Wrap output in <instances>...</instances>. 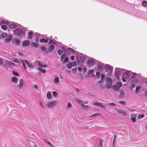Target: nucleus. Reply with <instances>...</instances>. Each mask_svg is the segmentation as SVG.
Returning <instances> with one entry per match:
<instances>
[{
  "label": "nucleus",
  "instance_id": "28",
  "mask_svg": "<svg viewBox=\"0 0 147 147\" xmlns=\"http://www.w3.org/2000/svg\"><path fill=\"white\" fill-rule=\"evenodd\" d=\"M106 83H111H111H112V82L111 80V78L108 77H106Z\"/></svg>",
  "mask_w": 147,
  "mask_h": 147
},
{
  "label": "nucleus",
  "instance_id": "31",
  "mask_svg": "<svg viewBox=\"0 0 147 147\" xmlns=\"http://www.w3.org/2000/svg\"><path fill=\"white\" fill-rule=\"evenodd\" d=\"M118 112L121 114V115L123 116H126V114L122 110H120L118 111Z\"/></svg>",
  "mask_w": 147,
  "mask_h": 147
},
{
  "label": "nucleus",
  "instance_id": "5",
  "mask_svg": "<svg viewBox=\"0 0 147 147\" xmlns=\"http://www.w3.org/2000/svg\"><path fill=\"white\" fill-rule=\"evenodd\" d=\"M113 67L108 64H106L105 66V68L106 71L109 74H111L113 71Z\"/></svg>",
  "mask_w": 147,
  "mask_h": 147
},
{
  "label": "nucleus",
  "instance_id": "2",
  "mask_svg": "<svg viewBox=\"0 0 147 147\" xmlns=\"http://www.w3.org/2000/svg\"><path fill=\"white\" fill-rule=\"evenodd\" d=\"M137 74L136 73L133 74L131 77L129 79V83H135V84H137L138 82V80L137 79Z\"/></svg>",
  "mask_w": 147,
  "mask_h": 147
},
{
  "label": "nucleus",
  "instance_id": "15",
  "mask_svg": "<svg viewBox=\"0 0 147 147\" xmlns=\"http://www.w3.org/2000/svg\"><path fill=\"white\" fill-rule=\"evenodd\" d=\"M12 37L11 36L9 35L6 38L5 40V42H9L12 40Z\"/></svg>",
  "mask_w": 147,
  "mask_h": 147
},
{
  "label": "nucleus",
  "instance_id": "49",
  "mask_svg": "<svg viewBox=\"0 0 147 147\" xmlns=\"http://www.w3.org/2000/svg\"><path fill=\"white\" fill-rule=\"evenodd\" d=\"M144 114L139 115L138 116V118L139 119H141L144 117Z\"/></svg>",
  "mask_w": 147,
  "mask_h": 147
},
{
  "label": "nucleus",
  "instance_id": "43",
  "mask_svg": "<svg viewBox=\"0 0 147 147\" xmlns=\"http://www.w3.org/2000/svg\"><path fill=\"white\" fill-rule=\"evenodd\" d=\"M142 3L143 6L146 7L147 6V2L146 1H144L142 2Z\"/></svg>",
  "mask_w": 147,
  "mask_h": 147
},
{
  "label": "nucleus",
  "instance_id": "14",
  "mask_svg": "<svg viewBox=\"0 0 147 147\" xmlns=\"http://www.w3.org/2000/svg\"><path fill=\"white\" fill-rule=\"evenodd\" d=\"M55 48V47L53 45L51 44V45H49L48 48L49 52H51Z\"/></svg>",
  "mask_w": 147,
  "mask_h": 147
},
{
  "label": "nucleus",
  "instance_id": "20",
  "mask_svg": "<svg viewBox=\"0 0 147 147\" xmlns=\"http://www.w3.org/2000/svg\"><path fill=\"white\" fill-rule=\"evenodd\" d=\"M49 40V39H45L44 38H41L40 40L39 41L40 42L43 43H47Z\"/></svg>",
  "mask_w": 147,
  "mask_h": 147
},
{
  "label": "nucleus",
  "instance_id": "24",
  "mask_svg": "<svg viewBox=\"0 0 147 147\" xmlns=\"http://www.w3.org/2000/svg\"><path fill=\"white\" fill-rule=\"evenodd\" d=\"M132 118L131 119V121L133 122H135L136 121V119L135 118L136 117V115L135 114H133L131 115Z\"/></svg>",
  "mask_w": 147,
  "mask_h": 147
},
{
  "label": "nucleus",
  "instance_id": "17",
  "mask_svg": "<svg viewBox=\"0 0 147 147\" xmlns=\"http://www.w3.org/2000/svg\"><path fill=\"white\" fill-rule=\"evenodd\" d=\"M77 101L78 102H79L80 104H81L82 106L85 109L87 108L88 107V106H86V105H84L83 104L84 102L82 101L81 100H79L78 99H77Z\"/></svg>",
  "mask_w": 147,
  "mask_h": 147
},
{
  "label": "nucleus",
  "instance_id": "6",
  "mask_svg": "<svg viewBox=\"0 0 147 147\" xmlns=\"http://www.w3.org/2000/svg\"><path fill=\"white\" fill-rule=\"evenodd\" d=\"M121 68H116L115 69V75L117 79L119 78V77L121 75Z\"/></svg>",
  "mask_w": 147,
  "mask_h": 147
},
{
  "label": "nucleus",
  "instance_id": "41",
  "mask_svg": "<svg viewBox=\"0 0 147 147\" xmlns=\"http://www.w3.org/2000/svg\"><path fill=\"white\" fill-rule=\"evenodd\" d=\"M1 28L5 30H6L7 29V26L5 25H2L1 26Z\"/></svg>",
  "mask_w": 147,
  "mask_h": 147
},
{
  "label": "nucleus",
  "instance_id": "47",
  "mask_svg": "<svg viewBox=\"0 0 147 147\" xmlns=\"http://www.w3.org/2000/svg\"><path fill=\"white\" fill-rule=\"evenodd\" d=\"M12 74H13V75L17 76H18L19 75V74L18 73L14 71L12 72Z\"/></svg>",
  "mask_w": 147,
  "mask_h": 147
},
{
  "label": "nucleus",
  "instance_id": "25",
  "mask_svg": "<svg viewBox=\"0 0 147 147\" xmlns=\"http://www.w3.org/2000/svg\"><path fill=\"white\" fill-rule=\"evenodd\" d=\"M66 66L69 69H71L73 66V64H72V63H69L67 64Z\"/></svg>",
  "mask_w": 147,
  "mask_h": 147
},
{
  "label": "nucleus",
  "instance_id": "30",
  "mask_svg": "<svg viewBox=\"0 0 147 147\" xmlns=\"http://www.w3.org/2000/svg\"><path fill=\"white\" fill-rule=\"evenodd\" d=\"M59 78L58 77H56L55 78L54 80V82L56 84L59 83Z\"/></svg>",
  "mask_w": 147,
  "mask_h": 147
},
{
  "label": "nucleus",
  "instance_id": "64",
  "mask_svg": "<svg viewBox=\"0 0 147 147\" xmlns=\"http://www.w3.org/2000/svg\"><path fill=\"white\" fill-rule=\"evenodd\" d=\"M94 72V71L92 69H90L89 71V73L88 74H92Z\"/></svg>",
  "mask_w": 147,
  "mask_h": 147
},
{
  "label": "nucleus",
  "instance_id": "40",
  "mask_svg": "<svg viewBox=\"0 0 147 147\" xmlns=\"http://www.w3.org/2000/svg\"><path fill=\"white\" fill-rule=\"evenodd\" d=\"M35 63L37 65V66H41V64L39 61H36L35 62Z\"/></svg>",
  "mask_w": 147,
  "mask_h": 147
},
{
  "label": "nucleus",
  "instance_id": "50",
  "mask_svg": "<svg viewBox=\"0 0 147 147\" xmlns=\"http://www.w3.org/2000/svg\"><path fill=\"white\" fill-rule=\"evenodd\" d=\"M98 147H102V140H101L98 144Z\"/></svg>",
  "mask_w": 147,
  "mask_h": 147
},
{
  "label": "nucleus",
  "instance_id": "33",
  "mask_svg": "<svg viewBox=\"0 0 147 147\" xmlns=\"http://www.w3.org/2000/svg\"><path fill=\"white\" fill-rule=\"evenodd\" d=\"M0 24H5L6 25H7L9 24V23L8 22H7V21H4V20H2Z\"/></svg>",
  "mask_w": 147,
  "mask_h": 147
},
{
  "label": "nucleus",
  "instance_id": "52",
  "mask_svg": "<svg viewBox=\"0 0 147 147\" xmlns=\"http://www.w3.org/2000/svg\"><path fill=\"white\" fill-rule=\"evenodd\" d=\"M124 96V93L123 91H121L120 93L119 97L122 98Z\"/></svg>",
  "mask_w": 147,
  "mask_h": 147
},
{
  "label": "nucleus",
  "instance_id": "11",
  "mask_svg": "<svg viewBox=\"0 0 147 147\" xmlns=\"http://www.w3.org/2000/svg\"><path fill=\"white\" fill-rule=\"evenodd\" d=\"M56 102L55 101H51L48 103V107L52 108L56 105Z\"/></svg>",
  "mask_w": 147,
  "mask_h": 147
},
{
  "label": "nucleus",
  "instance_id": "55",
  "mask_svg": "<svg viewBox=\"0 0 147 147\" xmlns=\"http://www.w3.org/2000/svg\"><path fill=\"white\" fill-rule=\"evenodd\" d=\"M105 87L104 85L102 84H101L100 86V89L101 90H102L104 89Z\"/></svg>",
  "mask_w": 147,
  "mask_h": 147
},
{
  "label": "nucleus",
  "instance_id": "36",
  "mask_svg": "<svg viewBox=\"0 0 147 147\" xmlns=\"http://www.w3.org/2000/svg\"><path fill=\"white\" fill-rule=\"evenodd\" d=\"M40 49L43 51L47 52H47L46 49L44 47H40ZM47 54V53H46V54Z\"/></svg>",
  "mask_w": 147,
  "mask_h": 147
},
{
  "label": "nucleus",
  "instance_id": "26",
  "mask_svg": "<svg viewBox=\"0 0 147 147\" xmlns=\"http://www.w3.org/2000/svg\"><path fill=\"white\" fill-rule=\"evenodd\" d=\"M112 88L113 90L115 91H118L120 89L119 87L117 86H114Z\"/></svg>",
  "mask_w": 147,
  "mask_h": 147
},
{
  "label": "nucleus",
  "instance_id": "29",
  "mask_svg": "<svg viewBox=\"0 0 147 147\" xmlns=\"http://www.w3.org/2000/svg\"><path fill=\"white\" fill-rule=\"evenodd\" d=\"M41 35L40 34L36 33L34 35V38H39L41 37L40 36Z\"/></svg>",
  "mask_w": 147,
  "mask_h": 147
},
{
  "label": "nucleus",
  "instance_id": "10",
  "mask_svg": "<svg viewBox=\"0 0 147 147\" xmlns=\"http://www.w3.org/2000/svg\"><path fill=\"white\" fill-rule=\"evenodd\" d=\"M30 44V42L28 40H25L23 42L22 46L23 47L28 46Z\"/></svg>",
  "mask_w": 147,
  "mask_h": 147
},
{
  "label": "nucleus",
  "instance_id": "27",
  "mask_svg": "<svg viewBox=\"0 0 147 147\" xmlns=\"http://www.w3.org/2000/svg\"><path fill=\"white\" fill-rule=\"evenodd\" d=\"M33 35V32L32 31H31L29 32L28 34V38L30 39H32Z\"/></svg>",
  "mask_w": 147,
  "mask_h": 147
},
{
  "label": "nucleus",
  "instance_id": "63",
  "mask_svg": "<svg viewBox=\"0 0 147 147\" xmlns=\"http://www.w3.org/2000/svg\"><path fill=\"white\" fill-rule=\"evenodd\" d=\"M72 71L74 72H76L77 71V68L76 67H75L74 68H73L72 69Z\"/></svg>",
  "mask_w": 147,
  "mask_h": 147
},
{
  "label": "nucleus",
  "instance_id": "7",
  "mask_svg": "<svg viewBox=\"0 0 147 147\" xmlns=\"http://www.w3.org/2000/svg\"><path fill=\"white\" fill-rule=\"evenodd\" d=\"M78 57H79L80 60L82 63H84L86 59V57L84 56L83 54H81L79 55Z\"/></svg>",
  "mask_w": 147,
  "mask_h": 147
},
{
  "label": "nucleus",
  "instance_id": "37",
  "mask_svg": "<svg viewBox=\"0 0 147 147\" xmlns=\"http://www.w3.org/2000/svg\"><path fill=\"white\" fill-rule=\"evenodd\" d=\"M116 136L115 135L114 139L113 140V147H114L115 146V144L116 143Z\"/></svg>",
  "mask_w": 147,
  "mask_h": 147
},
{
  "label": "nucleus",
  "instance_id": "62",
  "mask_svg": "<svg viewBox=\"0 0 147 147\" xmlns=\"http://www.w3.org/2000/svg\"><path fill=\"white\" fill-rule=\"evenodd\" d=\"M119 103L121 104L124 105L125 104V102L123 101H119Z\"/></svg>",
  "mask_w": 147,
  "mask_h": 147
},
{
  "label": "nucleus",
  "instance_id": "56",
  "mask_svg": "<svg viewBox=\"0 0 147 147\" xmlns=\"http://www.w3.org/2000/svg\"><path fill=\"white\" fill-rule=\"evenodd\" d=\"M105 78V76L104 74H102L101 75V80H104Z\"/></svg>",
  "mask_w": 147,
  "mask_h": 147
},
{
  "label": "nucleus",
  "instance_id": "22",
  "mask_svg": "<svg viewBox=\"0 0 147 147\" xmlns=\"http://www.w3.org/2000/svg\"><path fill=\"white\" fill-rule=\"evenodd\" d=\"M13 41L14 42L13 43L17 45H19L20 44V41L18 39H14Z\"/></svg>",
  "mask_w": 147,
  "mask_h": 147
},
{
  "label": "nucleus",
  "instance_id": "12",
  "mask_svg": "<svg viewBox=\"0 0 147 147\" xmlns=\"http://www.w3.org/2000/svg\"><path fill=\"white\" fill-rule=\"evenodd\" d=\"M24 81L22 79H20V83L18 85V87L19 89H22L24 84Z\"/></svg>",
  "mask_w": 147,
  "mask_h": 147
},
{
  "label": "nucleus",
  "instance_id": "18",
  "mask_svg": "<svg viewBox=\"0 0 147 147\" xmlns=\"http://www.w3.org/2000/svg\"><path fill=\"white\" fill-rule=\"evenodd\" d=\"M9 26L10 28H11L12 29L16 28L17 27V26L14 24H10L9 25Z\"/></svg>",
  "mask_w": 147,
  "mask_h": 147
},
{
  "label": "nucleus",
  "instance_id": "60",
  "mask_svg": "<svg viewBox=\"0 0 147 147\" xmlns=\"http://www.w3.org/2000/svg\"><path fill=\"white\" fill-rule=\"evenodd\" d=\"M40 105L43 108H44L45 107V105L44 104L41 102H40Z\"/></svg>",
  "mask_w": 147,
  "mask_h": 147
},
{
  "label": "nucleus",
  "instance_id": "34",
  "mask_svg": "<svg viewBox=\"0 0 147 147\" xmlns=\"http://www.w3.org/2000/svg\"><path fill=\"white\" fill-rule=\"evenodd\" d=\"M112 84V83H107L106 87L108 89H109L111 88V85Z\"/></svg>",
  "mask_w": 147,
  "mask_h": 147
},
{
  "label": "nucleus",
  "instance_id": "9",
  "mask_svg": "<svg viewBox=\"0 0 147 147\" xmlns=\"http://www.w3.org/2000/svg\"><path fill=\"white\" fill-rule=\"evenodd\" d=\"M67 52L68 54L69 55H70L72 54H75V51L69 47L67 49Z\"/></svg>",
  "mask_w": 147,
  "mask_h": 147
},
{
  "label": "nucleus",
  "instance_id": "59",
  "mask_svg": "<svg viewBox=\"0 0 147 147\" xmlns=\"http://www.w3.org/2000/svg\"><path fill=\"white\" fill-rule=\"evenodd\" d=\"M66 56V55L65 54H63L61 56V57L63 59H64L65 58V57Z\"/></svg>",
  "mask_w": 147,
  "mask_h": 147
},
{
  "label": "nucleus",
  "instance_id": "16",
  "mask_svg": "<svg viewBox=\"0 0 147 147\" xmlns=\"http://www.w3.org/2000/svg\"><path fill=\"white\" fill-rule=\"evenodd\" d=\"M130 76V73L129 71L125 72L123 74V77L125 78H127L129 77Z\"/></svg>",
  "mask_w": 147,
  "mask_h": 147
},
{
  "label": "nucleus",
  "instance_id": "54",
  "mask_svg": "<svg viewBox=\"0 0 147 147\" xmlns=\"http://www.w3.org/2000/svg\"><path fill=\"white\" fill-rule=\"evenodd\" d=\"M131 87L130 88H131V89H132L134 88L135 87V85L136 84H135V83H131Z\"/></svg>",
  "mask_w": 147,
  "mask_h": 147
},
{
  "label": "nucleus",
  "instance_id": "57",
  "mask_svg": "<svg viewBox=\"0 0 147 147\" xmlns=\"http://www.w3.org/2000/svg\"><path fill=\"white\" fill-rule=\"evenodd\" d=\"M53 94L54 96H56L57 95V93L55 91L53 92Z\"/></svg>",
  "mask_w": 147,
  "mask_h": 147
},
{
  "label": "nucleus",
  "instance_id": "4",
  "mask_svg": "<svg viewBox=\"0 0 147 147\" xmlns=\"http://www.w3.org/2000/svg\"><path fill=\"white\" fill-rule=\"evenodd\" d=\"M96 63V60L94 58L88 60L87 62L88 65L91 67L94 65Z\"/></svg>",
  "mask_w": 147,
  "mask_h": 147
},
{
  "label": "nucleus",
  "instance_id": "58",
  "mask_svg": "<svg viewBox=\"0 0 147 147\" xmlns=\"http://www.w3.org/2000/svg\"><path fill=\"white\" fill-rule=\"evenodd\" d=\"M81 129H82V130H84V129H89V127H81Z\"/></svg>",
  "mask_w": 147,
  "mask_h": 147
},
{
  "label": "nucleus",
  "instance_id": "61",
  "mask_svg": "<svg viewBox=\"0 0 147 147\" xmlns=\"http://www.w3.org/2000/svg\"><path fill=\"white\" fill-rule=\"evenodd\" d=\"M3 60L2 59L0 58V65H3Z\"/></svg>",
  "mask_w": 147,
  "mask_h": 147
},
{
  "label": "nucleus",
  "instance_id": "8",
  "mask_svg": "<svg viewBox=\"0 0 147 147\" xmlns=\"http://www.w3.org/2000/svg\"><path fill=\"white\" fill-rule=\"evenodd\" d=\"M14 65V63H13L9 61H7L3 64L4 66L5 67H8L11 65Z\"/></svg>",
  "mask_w": 147,
  "mask_h": 147
},
{
  "label": "nucleus",
  "instance_id": "23",
  "mask_svg": "<svg viewBox=\"0 0 147 147\" xmlns=\"http://www.w3.org/2000/svg\"><path fill=\"white\" fill-rule=\"evenodd\" d=\"M105 65L104 64L101 63H100L98 66V68L99 70L103 68L104 65Z\"/></svg>",
  "mask_w": 147,
  "mask_h": 147
},
{
  "label": "nucleus",
  "instance_id": "1",
  "mask_svg": "<svg viewBox=\"0 0 147 147\" xmlns=\"http://www.w3.org/2000/svg\"><path fill=\"white\" fill-rule=\"evenodd\" d=\"M14 34L18 37L23 36H25V33L21 29L17 28L14 31Z\"/></svg>",
  "mask_w": 147,
  "mask_h": 147
},
{
  "label": "nucleus",
  "instance_id": "51",
  "mask_svg": "<svg viewBox=\"0 0 147 147\" xmlns=\"http://www.w3.org/2000/svg\"><path fill=\"white\" fill-rule=\"evenodd\" d=\"M117 86L119 87V88H120L122 86V83L121 82H117Z\"/></svg>",
  "mask_w": 147,
  "mask_h": 147
},
{
  "label": "nucleus",
  "instance_id": "46",
  "mask_svg": "<svg viewBox=\"0 0 147 147\" xmlns=\"http://www.w3.org/2000/svg\"><path fill=\"white\" fill-rule=\"evenodd\" d=\"M96 77L98 79H99L100 78V74L99 72H97L96 73Z\"/></svg>",
  "mask_w": 147,
  "mask_h": 147
},
{
  "label": "nucleus",
  "instance_id": "39",
  "mask_svg": "<svg viewBox=\"0 0 147 147\" xmlns=\"http://www.w3.org/2000/svg\"><path fill=\"white\" fill-rule=\"evenodd\" d=\"M38 70L40 71L42 73H45L46 72V71L45 70L42 69L40 68H38Z\"/></svg>",
  "mask_w": 147,
  "mask_h": 147
},
{
  "label": "nucleus",
  "instance_id": "32",
  "mask_svg": "<svg viewBox=\"0 0 147 147\" xmlns=\"http://www.w3.org/2000/svg\"><path fill=\"white\" fill-rule=\"evenodd\" d=\"M31 45L32 46L34 47L37 48L38 47V45L34 42L31 43Z\"/></svg>",
  "mask_w": 147,
  "mask_h": 147
},
{
  "label": "nucleus",
  "instance_id": "53",
  "mask_svg": "<svg viewBox=\"0 0 147 147\" xmlns=\"http://www.w3.org/2000/svg\"><path fill=\"white\" fill-rule=\"evenodd\" d=\"M45 142H46L47 144L49 145L50 146L52 147H53V146L49 142L45 140Z\"/></svg>",
  "mask_w": 147,
  "mask_h": 147
},
{
  "label": "nucleus",
  "instance_id": "48",
  "mask_svg": "<svg viewBox=\"0 0 147 147\" xmlns=\"http://www.w3.org/2000/svg\"><path fill=\"white\" fill-rule=\"evenodd\" d=\"M1 36L3 37H5L7 36V34L6 33H3L1 34Z\"/></svg>",
  "mask_w": 147,
  "mask_h": 147
},
{
  "label": "nucleus",
  "instance_id": "38",
  "mask_svg": "<svg viewBox=\"0 0 147 147\" xmlns=\"http://www.w3.org/2000/svg\"><path fill=\"white\" fill-rule=\"evenodd\" d=\"M57 52L59 56L61 55L63 53V51L61 50H58Z\"/></svg>",
  "mask_w": 147,
  "mask_h": 147
},
{
  "label": "nucleus",
  "instance_id": "44",
  "mask_svg": "<svg viewBox=\"0 0 147 147\" xmlns=\"http://www.w3.org/2000/svg\"><path fill=\"white\" fill-rule=\"evenodd\" d=\"M51 43H53V44H54L55 45H56V43L53 40H50L49 42V43H48V44H50Z\"/></svg>",
  "mask_w": 147,
  "mask_h": 147
},
{
  "label": "nucleus",
  "instance_id": "35",
  "mask_svg": "<svg viewBox=\"0 0 147 147\" xmlns=\"http://www.w3.org/2000/svg\"><path fill=\"white\" fill-rule=\"evenodd\" d=\"M47 98L49 99H51L52 98V96L50 92H48L47 94Z\"/></svg>",
  "mask_w": 147,
  "mask_h": 147
},
{
  "label": "nucleus",
  "instance_id": "13",
  "mask_svg": "<svg viewBox=\"0 0 147 147\" xmlns=\"http://www.w3.org/2000/svg\"><path fill=\"white\" fill-rule=\"evenodd\" d=\"M93 105L98 107H100L102 108H104L105 107V106L104 105H101L97 102H94Z\"/></svg>",
  "mask_w": 147,
  "mask_h": 147
},
{
  "label": "nucleus",
  "instance_id": "21",
  "mask_svg": "<svg viewBox=\"0 0 147 147\" xmlns=\"http://www.w3.org/2000/svg\"><path fill=\"white\" fill-rule=\"evenodd\" d=\"M30 145L31 147H38L36 144L34 142L31 141L30 143Z\"/></svg>",
  "mask_w": 147,
  "mask_h": 147
},
{
  "label": "nucleus",
  "instance_id": "45",
  "mask_svg": "<svg viewBox=\"0 0 147 147\" xmlns=\"http://www.w3.org/2000/svg\"><path fill=\"white\" fill-rule=\"evenodd\" d=\"M69 60V58L67 57H66L65 58L64 60L63 61V63H66Z\"/></svg>",
  "mask_w": 147,
  "mask_h": 147
},
{
  "label": "nucleus",
  "instance_id": "19",
  "mask_svg": "<svg viewBox=\"0 0 147 147\" xmlns=\"http://www.w3.org/2000/svg\"><path fill=\"white\" fill-rule=\"evenodd\" d=\"M11 80L13 83H16L18 81V79L16 77H13L11 79Z\"/></svg>",
  "mask_w": 147,
  "mask_h": 147
},
{
  "label": "nucleus",
  "instance_id": "3",
  "mask_svg": "<svg viewBox=\"0 0 147 147\" xmlns=\"http://www.w3.org/2000/svg\"><path fill=\"white\" fill-rule=\"evenodd\" d=\"M21 62L22 64L23 67L25 69H27L26 64L27 65L28 67L31 68H33L32 65L30 63L28 62L26 60L23 59L21 60Z\"/></svg>",
  "mask_w": 147,
  "mask_h": 147
},
{
  "label": "nucleus",
  "instance_id": "42",
  "mask_svg": "<svg viewBox=\"0 0 147 147\" xmlns=\"http://www.w3.org/2000/svg\"><path fill=\"white\" fill-rule=\"evenodd\" d=\"M99 115V114H98L97 113H95L93 115H91V116H90L89 117L90 118H92V117H96L98 115Z\"/></svg>",
  "mask_w": 147,
  "mask_h": 147
}]
</instances>
